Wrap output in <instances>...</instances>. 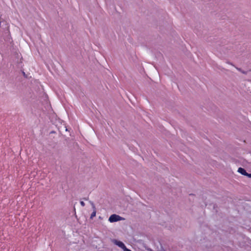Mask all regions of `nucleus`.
Segmentation results:
<instances>
[{
  "label": "nucleus",
  "mask_w": 251,
  "mask_h": 251,
  "mask_svg": "<svg viewBox=\"0 0 251 251\" xmlns=\"http://www.w3.org/2000/svg\"><path fill=\"white\" fill-rule=\"evenodd\" d=\"M123 219H124V218H123L119 215H118L116 214H112L109 217L108 221L110 223H113V222H116L117 221L122 220Z\"/></svg>",
  "instance_id": "f257e3e1"
},
{
  "label": "nucleus",
  "mask_w": 251,
  "mask_h": 251,
  "mask_svg": "<svg viewBox=\"0 0 251 251\" xmlns=\"http://www.w3.org/2000/svg\"><path fill=\"white\" fill-rule=\"evenodd\" d=\"M115 244L118 246L119 247L122 248V249H124V248H126V246L125 244L121 241H115Z\"/></svg>",
  "instance_id": "f03ea898"
},
{
  "label": "nucleus",
  "mask_w": 251,
  "mask_h": 251,
  "mask_svg": "<svg viewBox=\"0 0 251 251\" xmlns=\"http://www.w3.org/2000/svg\"><path fill=\"white\" fill-rule=\"evenodd\" d=\"M238 172L244 176H246V175L247 174V173L246 172V170L244 169L241 167L238 168Z\"/></svg>",
  "instance_id": "7ed1b4c3"
},
{
  "label": "nucleus",
  "mask_w": 251,
  "mask_h": 251,
  "mask_svg": "<svg viewBox=\"0 0 251 251\" xmlns=\"http://www.w3.org/2000/svg\"><path fill=\"white\" fill-rule=\"evenodd\" d=\"M93 208H94V210L93 212L92 213V214H91V216H90V218L91 219H92L94 217H95L96 215V210L95 209V207L94 206H93Z\"/></svg>",
  "instance_id": "20e7f679"
},
{
  "label": "nucleus",
  "mask_w": 251,
  "mask_h": 251,
  "mask_svg": "<svg viewBox=\"0 0 251 251\" xmlns=\"http://www.w3.org/2000/svg\"><path fill=\"white\" fill-rule=\"evenodd\" d=\"M80 203V204H81V205L82 206H85V203L83 201H81Z\"/></svg>",
  "instance_id": "39448f33"
},
{
  "label": "nucleus",
  "mask_w": 251,
  "mask_h": 251,
  "mask_svg": "<svg viewBox=\"0 0 251 251\" xmlns=\"http://www.w3.org/2000/svg\"><path fill=\"white\" fill-rule=\"evenodd\" d=\"M123 250H124V251H131L129 249H127L126 247V248H124L123 249Z\"/></svg>",
  "instance_id": "423d86ee"
},
{
  "label": "nucleus",
  "mask_w": 251,
  "mask_h": 251,
  "mask_svg": "<svg viewBox=\"0 0 251 251\" xmlns=\"http://www.w3.org/2000/svg\"><path fill=\"white\" fill-rule=\"evenodd\" d=\"M246 176H248V177L251 178V174L247 173V174L246 175Z\"/></svg>",
  "instance_id": "0eeeda50"
}]
</instances>
